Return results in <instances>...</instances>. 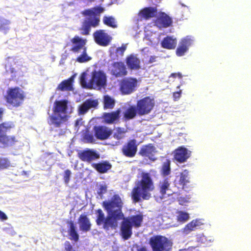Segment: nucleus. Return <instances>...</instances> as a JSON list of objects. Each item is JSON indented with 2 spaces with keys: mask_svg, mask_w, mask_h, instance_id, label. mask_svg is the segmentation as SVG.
<instances>
[{
  "mask_svg": "<svg viewBox=\"0 0 251 251\" xmlns=\"http://www.w3.org/2000/svg\"><path fill=\"white\" fill-rule=\"evenodd\" d=\"M189 218V214L185 212L179 211L177 216V221L180 222H185Z\"/></svg>",
  "mask_w": 251,
  "mask_h": 251,
  "instance_id": "43",
  "label": "nucleus"
},
{
  "mask_svg": "<svg viewBox=\"0 0 251 251\" xmlns=\"http://www.w3.org/2000/svg\"><path fill=\"white\" fill-rule=\"evenodd\" d=\"M74 78L71 77L69 78L64 80L57 86L56 89L61 91H70L73 89V83Z\"/></svg>",
  "mask_w": 251,
  "mask_h": 251,
  "instance_id": "30",
  "label": "nucleus"
},
{
  "mask_svg": "<svg viewBox=\"0 0 251 251\" xmlns=\"http://www.w3.org/2000/svg\"><path fill=\"white\" fill-rule=\"evenodd\" d=\"M88 1L92 2L95 1L96 0H87Z\"/></svg>",
  "mask_w": 251,
  "mask_h": 251,
  "instance_id": "58",
  "label": "nucleus"
},
{
  "mask_svg": "<svg viewBox=\"0 0 251 251\" xmlns=\"http://www.w3.org/2000/svg\"><path fill=\"white\" fill-rule=\"evenodd\" d=\"M91 166L100 174L106 173L112 168V165L107 161L93 163L91 164Z\"/></svg>",
  "mask_w": 251,
  "mask_h": 251,
  "instance_id": "27",
  "label": "nucleus"
},
{
  "mask_svg": "<svg viewBox=\"0 0 251 251\" xmlns=\"http://www.w3.org/2000/svg\"><path fill=\"white\" fill-rule=\"evenodd\" d=\"M80 82L81 85L83 87L89 88L88 83L86 82V74L85 73H83L80 77Z\"/></svg>",
  "mask_w": 251,
  "mask_h": 251,
  "instance_id": "45",
  "label": "nucleus"
},
{
  "mask_svg": "<svg viewBox=\"0 0 251 251\" xmlns=\"http://www.w3.org/2000/svg\"><path fill=\"white\" fill-rule=\"evenodd\" d=\"M79 229L83 232L89 231L91 229L92 224L87 215L81 214L78 219Z\"/></svg>",
  "mask_w": 251,
  "mask_h": 251,
  "instance_id": "24",
  "label": "nucleus"
},
{
  "mask_svg": "<svg viewBox=\"0 0 251 251\" xmlns=\"http://www.w3.org/2000/svg\"><path fill=\"white\" fill-rule=\"evenodd\" d=\"M15 127V125L13 122L7 121L0 124V136L5 135L6 133L10 131Z\"/></svg>",
  "mask_w": 251,
  "mask_h": 251,
  "instance_id": "34",
  "label": "nucleus"
},
{
  "mask_svg": "<svg viewBox=\"0 0 251 251\" xmlns=\"http://www.w3.org/2000/svg\"><path fill=\"white\" fill-rule=\"evenodd\" d=\"M191 151L185 147H179L174 151V158L179 163L185 162L189 158Z\"/></svg>",
  "mask_w": 251,
  "mask_h": 251,
  "instance_id": "23",
  "label": "nucleus"
},
{
  "mask_svg": "<svg viewBox=\"0 0 251 251\" xmlns=\"http://www.w3.org/2000/svg\"><path fill=\"white\" fill-rule=\"evenodd\" d=\"M82 119H77L75 122V126L79 127V126L82 124L81 123Z\"/></svg>",
  "mask_w": 251,
  "mask_h": 251,
  "instance_id": "53",
  "label": "nucleus"
},
{
  "mask_svg": "<svg viewBox=\"0 0 251 251\" xmlns=\"http://www.w3.org/2000/svg\"><path fill=\"white\" fill-rule=\"evenodd\" d=\"M99 103V101L97 99L90 98L86 100L78 107V115H84L89 109L97 108Z\"/></svg>",
  "mask_w": 251,
  "mask_h": 251,
  "instance_id": "18",
  "label": "nucleus"
},
{
  "mask_svg": "<svg viewBox=\"0 0 251 251\" xmlns=\"http://www.w3.org/2000/svg\"><path fill=\"white\" fill-rule=\"evenodd\" d=\"M198 242L201 244L209 245L210 243L213 242L214 239L211 237H207L203 234L200 235L197 237Z\"/></svg>",
  "mask_w": 251,
  "mask_h": 251,
  "instance_id": "40",
  "label": "nucleus"
},
{
  "mask_svg": "<svg viewBox=\"0 0 251 251\" xmlns=\"http://www.w3.org/2000/svg\"><path fill=\"white\" fill-rule=\"evenodd\" d=\"M106 78L104 73L101 71H94L88 86L89 89L96 87L101 88L106 85Z\"/></svg>",
  "mask_w": 251,
  "mask_h": 251,
  "instance_id": "11",
  "label": "nucleus"
},
{
  "mask_svg": "<svg viewBox=\"0 0 251 251\" xmlns=\"http://www.w3.org/2000/svg\"><path fill=\"white\" fill-rule=\"evenodd\" d=\"M10 166V162L7 158L0 157V170L7 169Z\"/></svg>",
  "mask_w": 251,
  "mask_h": 251,
  "instance_id": "42",
  "label": "nucleus"
},
{
  "mask_svg": "<svg viewBox=\"0 0 251 251\" xmlns=\"http://www.w3.org/2000/svg\"><path fill=\"white\" fill-rule=\"evenodd\" d=\"M10 24V21L0 16V31L8 30Z\"/></svg>",
  "mask_w": 251,
  "mask_h": 251,
  "instance_id": "41",
  "label": "nucleus"
},
{
  "mask_svg": "<svg viewBox=\"0 0 251 251\" xmlns=\"http://www.w3.org/2000/svg\"><path fill=\"white\" fill-rule=\"evenodd\" d=\"M0 219L1 220H6L7 219V217L6 214L2 211L0 210Z\"/></svg>",
  "mask_w": 251,
  "mask_h": 251,
  "instance_id": "51",
  "label": "nucleus"
},
{
  "mask_svg": "<svg viewBox=\"0 0 251 251\" xmlns=\"http://www.w3.org/2000/svg\"><path fill=\"white\" fill-rule=\"evenodd\" d=\"M188 172L187 170H184V171L181 173L180 175L179 179V183L180 185L182 186V188L183 189L184 186L189 182L188 177Z\"/></svg>",
  "mask_w": 251,
  "mask_h": 251,
  "instance_id": "39",
  "label": "nucleus"
},
{
  "mask_svg": "<svg viewBox=\"0 0 251 251\" xmlns=\"http://www.w3.org/2000/svg\"><path fill=\"white\" fill-rule=\"evenodd\" d=\"M171 182L168 178H165L160 180L157 185V189L158 192L154 194V197L156 201H162L163 199L176 192L173 191L170 188Z\"/></svg>",
  "mask_w": 251,
  "mask_h": 251,
  "instance_id": "8",
  "label": "nucleus"
},
{
  "mask_svg": "<svg viewBox=\"0 0 251 251\" xmlns=\"http://www.w3.org/2000/svg\"><path fill=\"white\" fill-rule=\"evenodd\" d=\"M69 101L67 100H55L52 108L53 113L49 117L48 123L55 127H59L68 121L69 117L68 112Z\"/></svg>",
  "mask_w": 251,
  "mask_h": 251,
  "instance_id": "4",
  "label": "nucleus"
},
{
  "mask_svg": "<svg viewBox=\"0 0 251 251\" xmlns=\"http://www.w3.org/2000/svg\"><path fill=\"white\" fill-rule=\"evenodd\" d=\"M17 142L14 136H8L6 134L0 136V143L2 144L4 147H12Z\"/></svg>",
  "mask_w": 251,
  "mask_h": 251,
  "instance_id": "31",
  "label": "nucleus"
},
{
  "mask_svg": "<svg viewBox=\"0 0 251 251\" xmlns=\"http://www.w3.org/2000/svg\"><path fill=\"white\" fill-rule=\"evenodd\" d=\"M181 95V91L179 90L173 93V98L175 100H177L179 99Z\"/></svg>",
  "mask_w": 251,
  "mask_h": 251,
  "instance_id": "50",
  "label": "nucleus"
},
{
  "mask_svg": "<svg viewBox=\"0 0 251 251\" xmlns=\"http://www.w3.org/2000/svg\"><path fill=\"white\" fill-rule=\"evenodd\" d=\"M202 224L200 220H193L187 224L183 228V233L185 234H188L191 231L195 230Z\"/></svg>",
  "mask_w": 251,
  "mask_h": 251,
  "instance_id": "32",
  "label": "nucleus"
},
{
  "mask_svg": "<svg viewBox=\"0 0 251 251\" xmlns=\"http://www.w3.org/2000/svg\"><path fill=\"white\" fill-rule=\"evenodd\" d=\"M137 251H148L146 247H141L137 249Z\"/></svg>",
  "mask_w": 251,
  "mask_h": 251,
  "instance_id": "56",
  "label": "nucleus"
},
{
  "mask_svg": "<svg viewBox=\"0 0 251 251\" xmlns=\"http://www.w3.org/2000/svg\"><path fill=\"white\" fill-rule=\"evenodd\" d=\"M93 37L95 42L101 46H107L111 41V37L103 29L96 30L93 33Z\"/></svg>",
  "mask_w": 251,
  "mask_h": 251,
  "instance_id": "16",
  "label": "nucleus"
},
{
  "mask_svg": "<svg viewBox=\"0 0 251 251\" xmlns=\"http://www.w3.org/2000/svg\"><path fill=\"white\" fill-rule=\"evenodd\" d=\"M149 244L152 251H171L173 243L166 237L154 235L150 238Z\"/></svg>",
  "mask_w": 251,
  "mask_h": 251,
  "instance_id": "7",
  "label": "nucleus"
},
{
  "mask_svg": "<svg viewBox=\"0 0 251 251\" xmlns=\"http://www.w3.org/2000/svg\"><path fill=\"white\" fill-rule=\"evenodd\" d=\"M137 115H138V111L136 106L130 105L123 112V119L125 121H129L134 119Z\"/></svg>",
  "mask_w": 251,
  "mask_h": 251,
  "instance_id": "28",
  "label": "nucleus"
},
{
  "mask_svg": "<svg viewBox=\"0 0 251 251\" xmlns=\"http://www.w3.org/2000/svg\"><path fill=\"white\" fill-rule=\"evenodd\" d=\"M104 11V7L97 6L81 12L82 15L85 17L79 28L81 35H89L92 27H96L100 25V16Z\"/></svg>",
  "mask_w": 251,
  "mask_h": 251,
  "instance_id": "3",
  "label": "nucleus"
},
{
  "mask_svg": "<svg viewBox=\"0 0 251 251\" xmlns=\"http://www.w3.org/2000/svg\"><path fill=\"white\" fill-rule=\"evenodd\" d=\"M71 42L73 46L70 50L74 53H78L82 51L81 54L78 56L76 61L79 63H84L91 59L87 53V48L85 46L87 40L80 38L77 35L75 36L71 40Z\"/></svg>",
  "mask_w": 251,
  "mask_h": 251,
  "instance_id": "6",
  "label": "nucleus"
},
{
  "mask_svg": "<svg viewBox=\"0 0 251 251\" xmlns=\"http://www.w3.org/2000/svg\"><path fill=\"white\" fill-rule=\"evenodd\" d=\"M120 109L110 112L103 113L102 118L105 124L108 125L116 124L119 123L121 114Z\"/></svg>",
  "mask_w": 251,
  "mask_h": 251,
  "instance_id": "15",
  "label": "nucleus"
},
{
  "mask_svg": "<svg viewBox=\"0 0 251 251\" xmlns=\"http://www.w3.org/2000/svg\"><path fill=\"white\" fill-rule=\"evenodd\" d=\"M192 44V40L187 36L181 39L176 50V53L178 56H182L188 50L189 47Z\"/></svg>",
  "mask_w": 251,
  "mask_h": 251,
  "instance_id": "20",
  "label": "nucleus"
},
{
  "mask_svg": "<svg viewBox=\"0 0 251 251\" xmlns=\"http://www.w3.org/2000/svg\"><path fill=\"white\" fill-rule=\"evenodd\" d=\"M157 150L155 147L151 143L142 146L139 150L138 154L144 158H147L150 160L155 161L156 158L154 155Z\"/></svg>",
  "mask_w": 251,
  "mask_h": 251,
  "instance_id": "13",
  "label": "nucleus"
},
{
  "mask_svg": "<svg viewBox=\"0 0 251 251\" xmlns=\"http://www.w3.org/2000/svg\"><path fill=\"white\" fill-rule=\"evenodd\" d=\"M171 76H172L173 77H176L177 76H178L179 78H181L182 77V75L179 73H172L171 75Z\"/></svg>",
  "mask_w": 251,
  "mask_h": 251,
  "instance_id": "54",
  "label": "nucleus"
},
{
  "mask_svg": "<svg viewBox=\"0 0 251 251\" xmlns=\"http://www.w3.org/2000/svg\"><path fill=\"white\" fill-rule=\"evenodd\" d=\"M94 130L95 136L100 140L108 139L112 134V130L105 126H95Z\"/></svg>",
  "mask_w": 251,
  "mask_h": 251,
  "instance_id": "19",
  "label": "nucleus"
},
{
  "mask_svg": "<svg viewBox=\"0 0 251 251\" xmlns=\"http://www.w3.org/2000/svg\"><path fill=\"white\" fill-rule=\"evenodd\" d=\"M126 50V47L125 46H122L121 47L117 48L116 50V56L119 55L122 56L124 55V52Z\"/></svg>",
  "mask_w": 251,
  "mask_h": 251,
  "instance_id": "46",
  "label": "nucleus"
},
{
  "mask_svg": "<svg viewBox=\"0 0 251 251\" xmlns=\"http://www.w3.org/2000/svg\"><path fill=\"white\" fill-rule=\"evenodd\" d=\"M64 248L66 251H72L74 250L73 248V246L69 241H66L64 243Z\"/></svg>",
  "mask_w": 251,
  "mask_h": 251,
  "instance_id": "48",
  "label": "nucleus"
},
{
  "mask_svg": "<svg viewBox=\"0 0 251 251\" xmlns=\"http://www.w3.org/2000/svg\"><path fill=\"white\" fill-rule=\"evenodd\" d=\"M178 201L179 204L184 205L189 202V198L188 197H180L178 199Z\"/></svg>",
  "mask_w": 251,
  "mask_h": 251,
  "instance_id": "47",
  "label": "nucleus"
},
{
  "mask_svg": "<svg viewBox=\"0 0 251 251\" xmlns=\"http://www.w3.org/2000/svg\"><path fill=\"white\" fill-rule=\"evenodd\" d=\"M7 72H9L11 73H14L16 71L14 68H10L8 70H7Z\"/></svg>",
  "mask_w": 251,
  "mask_h": 251,
  "instance_id": "57",
  "label": "nucleus"
},
{
  "mask_svg": "<svg viewBox=\"0 0 251 251\" xmlns=\"http://www.w3.org/2000/svg\"><path fill=\"white\" fill-rule=\"evenodd\" d=\"M3 113H4L3 108L0 107V122L2 120Z\"/></svg>",
  "mask_w": 251,
  "mask_h": 251,
  "instance_id": "55",
  "label": "nucleus"
},
{
  "mask_svg": "<svg viewBox=\"0 0 251 251\" xmlns=\"http://www.w3.org/2000/svg\"><path fill=\"white\" fill-rule=\"evenodd\" d=\"M157 56H151L148 61L149 64L152 63L156 61Z\"/></svg>",
  "mask_w": 251,
  "mask_h": 251,
  "instance_id": "52",
  "label": "nucleus"
},
{
  "mask_svg": "<svg viewBox=\"0 0 251 251\" xmlns=\"http://www.w3.org/2000/svg\"><path fill=\"white\" fill-rule=\"evenodd\" d=\"M155 106V101L149 96L144 97L137 101L136 106L139 116L150 114Z\"/></svg>",
  "mask_w": 251,
  "mask_h": 251,
  "instance_id": "9",
  "label": "nucleus"
},
{
  "mask_svg": "<svg viewBox=\"0 0 251 251\" xmlns=\"http://www.w3.org/2000/svg\"><path fill=\"white\" fill-rule=\"evenodd\" d=\"M128 68L131 70H137L140 68V60L135 55L130 54L126 59Z\"/></svg>",
  "mask_w": 251,
  "mask_h": 251,
  "instance_id": "26",
  "label": "nucleus"
},
{
  "mask_svg": "<svg viewBox=\"0 0 251 251\" xmlns=\"http://www.w3.org/2000/svg\"><path fill=\"white\" fill-rule=\"evenodd\" d=\"M138 143L135 139L127 140L121 149V151L125 156L128 158L134 157L138 151Z\"/></svg>",
  "mask_w": 251,
  "mask_h": 251,
  "instance_id": "12",
  "label": "nucleus"
},
{
  "mask_svg": "<svg viewBox=\"0 0 251 251\" xmlns=\"http://www.w3.org/2000/svg\"><path fill=\"white\" fill-rule=\"evenodd\" d=\"M66 223L69 227L68 229V233L70 236L69 239L72 241H75V242H78L79 239V235L77 232V227L74 222L71 220L67 221Z\"/></svg>",
  "mask_w": 251,
  "mask_h": 251,
  "instance_id": "25",
  "label": "nucleus"
},
{
  "mask_svg": "<svg viewBox=\"0 0 251 251\" xmlns=\"http://www.w3.org/2000/svg\"><path fill=\"white\" fill-rule=\"evenodd\" d=\"M25 98V92L17 86L8 88L3 96L7 106L16 108L22 105Z\"/></svg>",
  "mask_w": 251,
  "mask_h": 251,
  "instance_id": "5",
  "label": "nucleus"
},
{
  "mask_svg": "<svg viewBox=\"0 0 251 251\" xmlns=\"http://www.w3.org/2000/svg\"><path fill=\"white\" fill-rule=\"evenodd\" d=\"M176 44V39L169 36H167L164 38L161 42V47L164 49L168 50H173L175 49Z\"/></svg>",
  "mask_w": 251,
  "mask_h": 251,
  "instance_id": "29",
  "label": "nucleus"
},
{
  "mask_svg": "<svg viewBox=\"0 0 251 251\" xmlns=\"http://www.w3.org/2000/svg\"><path fill=\"white\" fill-rule=\"evenodd\" d=\"M71 174V171L69 169L66 170L64 171L63 179L65 184H68L69 183Z\"/></svg>",
  "mask_w": 251,
  "mask_h": 251,
  "instance_id": "44",
  "label": "nucleus"
},
{
  "mask_svg": "<svg viewBox=\"0 0 251 251\" xmlns=\"http://www.w3.org/2000/svg\"><path fill=\"white\" fill-rule=\"evenodd\" d=\"M103 23L105 25L114 28L117 27L115 19L112 16H104L103 18Z\"/></svg>",
  "mask_w": 251,
  "mask_h": 251,
  "instance_id": "38",
  "label": "nucleus"
},
{
  "mask_svg": "<svg viewBox=\"0 0 251 251\" xmlns=\"http://www.w3.org/2000/svg\"><path fill=\"white\" fill-rule=\"evenodd\" d=\"M112 67L111 74L115 77H123L127 75V71L124 62H114L112 64Z\"/></svg>",
  "mask_w": 251,
  "mask_h": 251,
  "instance_id": "22",
  "label": "nucleus"
},
{
  "mask_svg": "<svg viewBox=\"0 0 251 251\" xmlns=\"http://www.w3.org/2000/svg\"><path fill=\"white\" fill-rule=\"evenodd\" d=\"M171 161L169 159H166L162 164L160 173L163 176L169 175L171 173Z\"/></svg>",
  "mask_w": 251,
  "mask_h": 251,
  "instance_id": "35",
  "label": "nucleus"
},
{
  "mask_svg": "<svg viewBox=\"0 0 251 251\" xmlns=\"http://www.w3.org/2000/svg\"><path fill=\"white\" fill-rule=\"evenodd\" d=\"M157 9L156 6L146 7L141 9L138 13L140 20H148L152 18L156 17Z\"/></svg>",
  "mask_w": 251,
  "mask_h": 251,
  "instance_id": "21",
  "label": "nucleus"
},
{
  "mask_svg": "<svg viewBox=\"0 0 251 251\" xmlns=\"http://www.w3.org/2000/svg\"><path fill=\"white\" fill-rule=\"evenodd\" d=\"M155 25L159 28H167L172 25L173 20L171 17L163 12L159 13L154 21Z\"/></svg>",
  "mask_w": 251,
  "mask_h": 251,
  "instance_id": "17",
  "label": "nucleus"
},
{
  "mask_svg": "<svg viewBox=\"0 0 251 251\" xmlns=\"http://www.w3.org/2000/svg\"><path fill=\"white\" fill-rule=\"evenodd\" d=\"M138 82V80L135 77H125L120 82V91L123 95L131 94L136 91Z\"/></svg>",
  "mask_w": 251,
  "mask_h": 251,
  "instance_id": "10",
  "label": "nucleus"
},
{
  "mask_svg": "<svg viewBox=\"0 0 251 251\" xmlns=\"http://www.w3.org/2000/svg\"><path fill=\"white\" fill-rule=\"evenodd\" d=\"M82 138L83 141L86 143H94L95 142L93 134L88 129L83 133Z\"/></svg>",
  "mask_w": 251,
  "mask_h": 251,
  "instance_id": "36",
  "label": "nucleus"
},
{
  "mask_svg": "<svg viewBox=\"0 0 251 251\" xmlns=\"http://www.w3.org/2000/svg\"><path fill=\"white\" fill-rule=\"evenodd\" d=\"M116 101L109 95H106L103 97V107L104 109H112L115 105Z\"/></svg>",
  "mask_w": 251,
  "mask_h": 251,
  "instance_id": "33",
  "label": "nucleus"
},
{
  "mask_svg": "<svg viewBox=\"0 0 251 251\" xmlns=\"http://www.w3.org/2000/svg\"><path fill=\"white\" fill-rule=\"evenodd\" d=\"M77 155L81 161L87 163H91L94 160L99 159L100 157L99 153L96 151L90 149L80 151L78 152Z\"/></svg>",
  "mask_w": 251,
  "mask_h": 251,
  "instance_id": "14",
  "label": "nucleus"
},
{
  "mask_svg": "<svg viewBox=\"0 0 251 251\" xmlns=\"http://www.w3.org/2000/svg\"><path fill=\"white\" fill-rule=\"evenodd\" d=\"M123 202L120 196L114 195L110 201H103L102 206L107 212V215L101 209L96 210V223L98 226H102L106 231L114 230L118 227V221L123 220L121 225V234L124 240L129 239L132 234V226L139 227L143 222V217L137 214L125 217L122 212Z\"/></svg>",
  "mask_w": 251,
  "mask_h": 251,
  "instance_id": "1",
  "label": "nucleus"
},
{
  "mask_svg": "<svg viewBox=\"0 0 251 251\" xmlns=\"http://www.w3.org/2000/svg\"><path fill=\"white\" fill-rule=\"evenodd\" d=\"M77 251L74 250V251Z\"/></svg>",
  "mask_w": 251,
  "mask_h": 251,
  "instance_id": "59",
  "label": "nucleus"
},
{
  "mask_svg": "<svg viewBox=\"0 0 251 251\" xmlns=\"http://www.w3.org/2000/svg\"><path fill=\"white\" fill-rule=\"evenodd\" d=\"M126 133V130L124 128L117 127L115 128V131L113 134V137L115 139L120 140L124 138Z\"/></svg>",
  "mask_w": 251,
  "mask_h": 251,
  "instance_id": "37",
  "label": "nucleus"
},
{
  "mask_svg": "<svg viewBox=\"0 0 251 251\" xmlns=\"http://www.w3.org/2000/svg\"><path fill=\"white\" fill-rule=\"evenodd\" d=\"M107 192V187L105 185H100L98 193L99 195H102Z\"/></svg>",
  "mask_w": 251,
  "mask_h": 251,
  "instance_id": "49",
  "label": "nucleus"
},
{
  "mask_svg": "<svg viewBox=\"0 0 251 251\" xmlns=\"http://www.w3.org/2000/svg\"><path fill=\"white\" fill-rule=\"evenodd\" d=\"M141 179L137 181L131 193V197L135 203L144 200H149L151 198V192L153 191L155 186L151 176L149 173L142 172Z\"/></svg>",
  "mask_w": 251,
  "mask_h": 251,
  "instance_id": "2",
  "label": "nucleus"
}]
</instances>
